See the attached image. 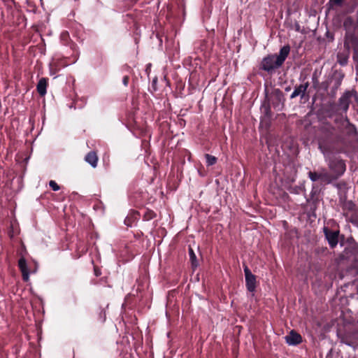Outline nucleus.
Masks as SVG:
<instances>
[{
  "mask_svg": "<svg viewBox=\"0 0 358 358\" xmlns=\"http://www.w3.org/2000/svg\"><path fill=\"white\" fill-rule=\"evenodd\" d=\"M325 161L327 162L329 169L331 171V174L333 175L334 180L338 179L341 176L346 169L345 162L337 157L334 152L323 154Z\"/></svg>",
  "mask_w": 358,
  "mask_h": 358,
  "instance_id": "nucleus-4",
  "label": "nucleus"
},
{
  "mask_svg": "<svg viewBox=\"0 0 358 358\" xmlns=\"http://www.w3.org/2000/svg\"><path fill=\"white\" fill-rule=\"evenodd\" d=\"M357 273H358V266H357Z\"/></svg>",
  "mask_w": 358,
  "mask_h": 358,
  "instance_id": "nucleus-31",
  "label": "nucleus"
},
{
  "mask_svg": "<svg viewBox=\"0 0 358 358\" xmlns=\"http://www.w3.org/2000/svg\"><path fill=\"white\" fill-rule=\"evenodd\" d=\"M189 259L191 261L192 267L193 269H195L199 266V262L196 259V256L193 250V249L189 246L188 249Z\"/></svg>",
  "mask_w": 358,
  "mask_h": 358,
  "instance_id": "nucleus-18",
  "label": "nucleus"
},
{
  "mask_svg": "<svg viewBox=\"0 0 358 358\" xmlns=\"http://www.w3.org/2000/svg\"><path fill=\"white\" fill-rule=\"evenodd\" d=\"M308 176L311 181L319 182L321 185L330 184L334 180L333 175L324 168L313 171H310Z\"/></svg>",
  "mask_w": 358,
  "mask_h": 358,
  "instance_id": "nucleus-5",
  "label": "nucleus"
},
{
  "mask_svg": "<svg viewBox=\"0 0 358 358\" xmlns=\"http://www.w3.org/2000/svg\"><path fill=\"white\" fill-rule=\"evenodd\" d=\"M60 40L63 45H69L72 50H75L77 47V45L71 40L69 34L67 31L62 32L60 35Z\"/></svg>",
  "mask_w": 358,
  "mask_h": 358,
  "instance_id": "nucleus-15",
  "label": "nucleus"
},
{
  "mask_svg": "<svg viewBox=\"0 0 358 358\" xmlns=\"http://www.w3.org/2000/svg\"><path fill=\"white\" fill-rule=\"evenodd\" d=\"M324 233L325 235V238H327L329 246L331 248H335L338 242V231H333L329 229L328 227L324 228Z\"/></svg>",
  "mask_w": 358,
  "mask_h": 358,
  "instance_id": "nucleus-10",
  "label": "nucleus"
},
{
  "mask_svg": "<svg viewBox=\"0 0 358 358\" xmlns=\"http://www.w3.org/2000/svg\"><path fill=\"white\" fill-rule=\"evenodd\" d=\"M290 52L289 45H284L279 51V54H270L264 57L260 62L259 70L266 72L269 75L274 74L284 64Z\"/></svg>",
  "mask_w": 358,
  "mask_h": 358,
  "instance_id": "nucleus-1",
  "label": "nucleus"
},
{
  "mask_svg": "<svg viewBox=\"0 0 358 358\" xmlns=\"http://www.w3.org/2000/svg\"><path fill=\"white\" fill-rule=\"evenodd\" d=\"M94 275L96 277L100 276L101 275V271L97 266H94Z\"/></svg>",
  "mask_w": 358,
  "mask_h": 358,
  "instance_id": "nucleus-26",
  "label": "nucleus"
},
{
  "mask_svg": "<svg viewBox=\"0 0 358 358\" xmlns=\"http://www.w3.org/2000/svg\"><path fill=\"white\" fill-rule=\"evenodd\" d=\"M129 81V77L128 76H124L122 78V83L124 86H127Z\"/></svg>",
  "mask_w": 358,
  "mask_h": 358,
  "instance_id": "nucleus-25",
  "label": "nucleus"
},
{
  "mask_svg": "<svg viewBox=\"0 0 358 358\" xmlns=\"http://www.w3.org/2000/svg\"><path fill=\"white\" fill-rule=\"evenodd\" d=\"M354 21L351 17H348L343 22V27L346 29L344 40V47L347 50L352 49L353 60L357 63L358 66V36H357L354 31L349 30V27L353 24Z\"/></svg>",
  "mask_w": 358,
  "mask_h": 358,
  "instance_id": "nucleus-3",
  "label": "nucleus"
},
{
  "mask_svg": "<svg viewBox=\"0 0 358 358\" xmlns=\"http://www.w3.org/2000/svg\"><path fill=\"white\" fill-rule=\"evenodd\" d=\"M338 136L336 129L329 124L322 126L317 135L319 149L323 154L334 152Z\"/></svg>",
  "mask_w": 358,
  "mask_h": 358,
  "instance_id": "nucleus-2",
  "label": "nucleus"
},
{
  "mask_svg": "<svg viewBox=\"0 0 358 358\" xmlns=\"http://www.w3.org/2000/svg\"><path fill=\"white\" fill-rule=\"evenodd\" d=\"M285 338L289 345H297L302 343V336L294 330H292Z\"/></svg>",
  "mask_w": 358,
  "mask_h": 358,
  "instance_id": "nucleus-11",
  "label": "nucleus"
},
{
  "mask_svg": "<svg viewBox=\"0 0 358 358\" xmlns=\"http://www.w3.org/2000/svg\"><path fill=\"white\" fill-rule=\"evenodd\" d=\"M309 85L310 83L308 81H306V83L300 85H295L294 91L290 95V99H293L299 96L301 100H308L309 94L307 93V90Z\"/></svg>",
  "mask_w": 358,
  "mask_h": 358,
  "instance_id": "nucleus-8",
  "label": "nucleus"
},
{
  "mask_svg": "<svg viewBox=\"0 0 358 358\" xmlns=\"http://www.w3.org/2000/svg\"><path fill=\"white\" fill-rule=\"evenodd\" d=\"M157 78H155V79H154V80H152V85H153V86H154V85H155V84L157 83Z\"/></svg>",
  "mask_w": 358,
  "mask_h": 358,
  "instance_id": "nucleus-29",
  "label": "nucleus"
},
{
  "mask_svg": "<svg viewBox=\"0 0 358 358\" xmlns=\"http://www.w3.org/2000/svg\"><path fill=\"white\" fill-rule=\"evenodd\" d=\"M18 267L22 273V278L24 282L29 280V270L27 266V261L24 257H21L18 260Z\"/></svg>",
  "mask_w": 358,
  "mask_h": 358,
  "instance_id": "nucleus-12",
  "label": "nucleus"
},
{
  "mask_svg": "<svg viewBox=\"0 0 358 358\" xmlns=\"http://www.w3.org/2000/svg\"><path fill=\"white\" fill-rule=\"evenodd\" d=\"M48 86V78H41L36 85V90L40 96L43 97L46 94Z\"/></svg>",
  "mask_w": 358,
  "mask_h": 358,
  "instance_id": "nucleus-13",
  "label": "nucleus"
},
{
  "mask_svg": "<svg viewBox=\"0 0 358 358\" xmlns=\"http://www.w3.org/2000/svg\"><path fill=\"white\" fill-rule=\"evenodd\" d=\"M96 313L97 315V321L101 322V323H103L105 321H106V311L103 308H102L101 307H99L97 308L96 310Z\"/></svg>",
  "mask_w": 358,
  "mask_h": 358,
  "instance_id": "nucleus-19",
  "label": "nucleus"
},
{
  "mask_svg": "<svg viewBox=\"0 0 358 358\" xmlns=\"http://www.w3.org/2000/svg\"><path fill=\"white\" fill-rule=\"evenodd\" d=\"M205 158L206 159V165L208 166H213L217 162V158L211 155L206 154Z\"/></svg>",
  "mask_w": 358,
  "mask_h": 358,
  "instance_id": "nucleus-22",
  "label": "nucleus"
},
{
  "mask_svg": "<svg viewBox=\"0 0 358 358\" xmlns=\"http://www.w3.org/2000/svg\"><path fill=\"white\" fill-rule=\"evenodd\" d=\"M290 90H291V87H287L285 88V91H287H287H289Z\"/></svg>",
  "mask_w": 358,
  "mask_h": 358,
  "instance_id": "nucleus-30",
  "label": "nucleus"
},
{
  "mask_svg": "<svg viewBox=\"0 0 358 358\" xmlns=\"http://www.w3.org/2000/svg\"><path fill=\"white\" fill-rule=\"evenodd\" d=\"M164 80H166L167 85H170V81H169V80L167 78V77L166 76L164 77Z\"/></svg>",
  "mask_w": 358,
  "mask_h": 358,
  "instance_id": "nucleus-27",
  "label": "nucleus"
},
{
  "mask_svg": "<svg viewBox=\"0 0 358 358\" xmlns=\"http://www.w3.org/2000/svg\"><path fill=\"white\" fill-rule=\"evenodd\" d=\"M244 273L245 277V286L250 292H255L257 287L256 275L252 273L248 266H244Z\"/></svg>",
  "mask_w": 358,
  "mask_h": 358,
  "instance_id": "nucleus-9",
  "label": "nucleus"
},
{
  "mask_svg": "<svg viewBox=\"0 0 358 358\" xmlns=\"http://www.w3.org/2000/svg\"><path fill=\"white\" fill-rule=\"evenodd\" d=\"M338 59H339V63L341 65H345V64H347V61H348V58L347 57H344L343 59H341V55H338Z\"/></svg>",
  "mask_w": 358,
  "mask_h": 358,
  "instance_id": "nucleus-24",
  "label": "nucleus"
},
{
  "mask_svg": "<svg viewBox=\"0 0 358 358\" xmlns=\"http://www.w3.org/2000/svg\"><path fill=\"white\" fill-rule=\"evenodd\" d=\"M138 215V213L136 211L133 212L131 215H128L125 220H124V224L128 226L131 227L134 222V220L136 219V216Z\"/></svg>",
  "mask_w": 358,
  "mask_h": 358,
  "instance_id": "nucleus-20",
  "label": "nucleus"
},
{
  "mask_svg": "<svg viewBox=\"0 0 358 358\" xmlns=\"http://www.w3.org/2000/svg\"><path fill=\"white\" fill-rule=\"evenodd\" d=\"M327 6L329 9L337 10L338 8L348 6V0H329Z\"/></svg>",
  "mask_w": 358,
  "mask_h": 358,
  "instance_id": "nucleus-14",
  "label": "nucleus"
},
{
  "mask_svg": "<svg viewBox=\"0 0 358 358\" xmlns=\"http://www.w3.org/2000/svg\"><path fill=\"white\" fill-rule=\"evenodd\" d=\"M157 214L152 210L147 209L143 215V220L149 221L156 217Z\"/></svg>",
  "mask_w": 358,
  "mask_h": 358,
  "instance_id": "nucleus-21",
  "label": "nucleus"
},
{
  "mask_svg": "<svg viewBox=\"0 0 358 358\" xmlns=\"http://www.w3.org/2000/svg\"><path fill=\"white\" fill-rule=\"evenodd\" d=\"M271 112V110H270V106H268L267 108H266V114L268 115V113Z\"/></svg>",
  "mask_w": 358,
  "mask_h": 358,
  "instance_id": "nucleus-28",
  "label": "nucleus"
},
{
  "mask_svg": "<svg viewBox=\"0 0 358 358\" xmlns=\"http://www.w3.org/2000/svg\"><path fill=\"white\" fill-rule=\"evenodd\" d=\"M98 160L99 157L95 151L89 152L85 157V161L90 164L93 168L97 166Z\"/></svg>",
  "mask_w": 358,
  "mask_h": 358,
  "instance_id": "nucleus-16",
  "label": "nucleus"
},
{
  "mask_svg": "<svg viewBox=\"0 0 358 358\" xmlns=\"http://www.w3.org/2000/svg\"><path fill=\"white\" fill-rule=\"evenodd\" d=\"M353 92L346 91L338 99V103L336 105V111L343 116V113H346L348 110L351 98Z\"/></svg>",
  "mask_w": 358,
  "mask_h": 358,
  "instance_id": "nucleus-6",
  "label": "nucleus"
},
{
  "mask_svg": "<svg viewBox=\"0 0 358 358\" xmlns=\"http://www.w3.org/2000/svg\"><path fill=\"white\" fill-rule=\"evenodd\" d=\"M343 78L344 75L343 73H334L332 78V81L334 82V85L331 90L332 94H336V91L340 87L342 83Z\"/></svg>",
  "mask_w": 358,
  "mask_h": 358,
  "instance_id": "nucleus-17",
  "label": "nucleus"
},
{
  "mask_svg": "<svg viewBox=\"0 0 358 358\" xmlns=\"http://www.w3.org/2000/svg\"><path fill=\"white\" fill-rule=\"evenodd\" d=\"M49 185L53 191H58L60 189V187L55 180H50L49 182Z\"/></svg>",
  "mask_w": 358,
  "mask_h": 358,
  "instance_id": "nucleus-23",
  "label": "nucleus"
},
{
  "mask_svg": "<svg viewBox=\"0 0 358 358\" xmlns=\"http://www.w3.org/2000/svg\"><path fill=\"white\" fill-rule=\"evenodd\" d=\"M270 101L274 108L280 110L285 105V95L280 89H274L270 94Z\"/></svg>",
  "mask_w": 358,
  "mask_h": 358,
  "instance_id": "nucleus-7",
  "label": "nucleus"
}]
</instances>
